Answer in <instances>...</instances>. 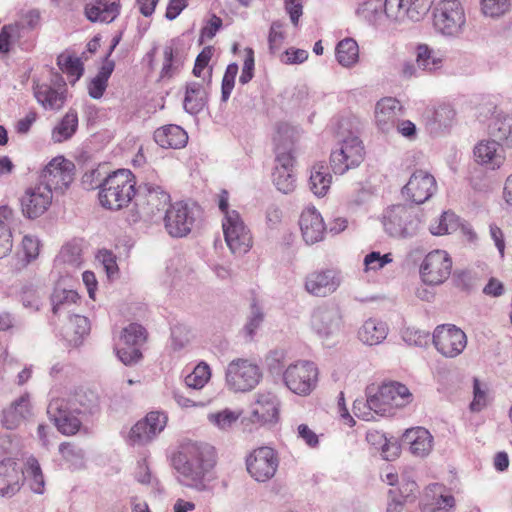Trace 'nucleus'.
I'll return each instance as SVG.
<instances>
[{"mask_svg": "<svg viewBox=\"0 0 512 512\" xmlns=\"http://www.w3.org/2000/svg\"><path fill=\"white\" fill-rule=\"evenodd\" d=\"M430 0H385L384 14L388 21L404 23L406 20L420 21L430 10Z\"/></svg>", "mask_w": 512, "mask_h": 512, "instance_id": "13", "label": "nucleus"}, {"mask_svg": "<svg viewBox=\"0 0 512 512\" xmlns=\"http://www.w3.org/2000/svg\"><path fill=\"white\" fill-rule=\"evenodd\" d=\"M458 226V217L453 212L445 211L430 224L429 230L431 234L440 236L454 232Z\"/></svg>", "mask_w": 512, "mask_h": 512, "instance_id": "52", "label": "nucleus"}, {"mask_svg": "<svg viewBox=\"0 0 512 512\" xmlns=\"http://www.w3.org/2000/svg\"><path fill=\"white\" fill-rule=\"evenodd\" d=\"M278 466V454L268 446L254 449L246 458L247 471L257 482L270 480L275 475Z\"/></svg>", "mask_w": 512, "mask_h": 512, "instance_id": "14", "label": "nucleus"}, {"mask_svg": "<svg viewBox=\"0 0 512 512\" xmlns=\"http://www.w3.org/2000/svg\"><path fill=\"white\" fill-rule=\"evenodd\" d=\"M186 59L184 49L175 39L170 40L163 48V64L160 72L161 79H170L182 68Z\"/></svg>", "mask_w": 512, "mask_h": 512, "instance_id": "32", "label": "nucleus"}, {"mask_svg": "<svg viewBox=\"0 0 512 512\" xmlns=\"http://www.w3.org/2000/svg\"><path fill=\"white\" fill-rule=\"evenodd\" d=\"M285 386L299 396L309 395L316 387L318 369L313 362L298 361L290 364L283 372Z\"/></svg>", "mask_w": 512, "mask_h": 512, "instance_id": "8", "label": "nucleus"}, {"mask_svg": "<svg viewBox=\"0 0 512 512\" xmlns=\"http://www.w3.org/2000/svg\"><path fill=\"white\" fill-rule=\"evenodd\" d=\"M374 392L381 407L385 409L386 416L393 415L394 409L408 405L413 399L407 386L397 381L384 382L380 386H375Z\"/></svg>", "mask_w": 512, "mask_h": 512, "instance_id": "19", "label": "nucleus"}, {"mask_svg": "<svg viewBox=\"0 0 512 512\" xmlns=\"http://www.w3.org/2000/svg\"><path fill=\"white\" fill-rule=\"evenodd\" d=\"M66 92V83L62 81L57 87L37 86V89H34V97L44 110L57 112L66 102Z\"/></svg>", "mask_w": 512, "mask_h": 512, "instance_id": "31", "label": "nucleus"}, {"mask_svg": "<svg viewBox=\"0 0 512 512\" xmlns=\"http://www.w3.org/2000/svg\"><path fill=\"white\" fill-rule=\"evenodd\" d=\"M392 254L387 253L381 255L380 252L372 251L367 254L364 258L365 270L369 271H378L382 269L385 265L392 262Z\"/></svg>", "mask_w": 512, "mask_h": 512, "instance_id": "61", "label": "nucleus"}, {"mask_svg": "<svg viewBox=\"0 0 512 512\" xmlns=\"http://www.w3.org/2000/svg\"><path fill=\"white\" fill-rule=\"evenodd\" d=\"M273 183L280 192L284 194L291 193L296 187V178L293 170H285L281 168L279 170H274Z\"/></svg>", "mask_w": 512, "mask_h": 512, "instance_id": "56", "label": "nucleus"}, {"mask_svg": "<svg viewBox=\"0 0 512 512\" xmlns=\"http://www.w3.org/2000/svg\"><path fill=\"white\" fill-rule=\"evenodd\" d=\"M210 378V366L206 362L202 361L185 377L184 382L188 389L201 390L205 387Z\"/></svg>", "mask_w": 512, "mask_h": 512, "instance_id": "51", "label": "nucleus"}, {"mask_svg": "<svg viewBox=\"0 0 512 512\" xmlns=\"http://www.w3.org/2000/svg\"><path fill=\"white\" fill-rule=\"evenodd\" d=\"M465 23V12L459 0H440L433 10L434 27L444 36L458 37Z\"/></svg>", "mask_w": 512, "mask_h": 512, "instance_id": "7", "label": "nucleus"}, {"mask_svg": "<svg viewBox=\"0 0 512 512\" xmlns=\"http://www.w3.org/2000/svg\"><path fill=\"white\" fill-rule=\"evenodd\" d=\"M403 503L413 500L418 492V485L411 472H405L400 477L398 487L394 489Z\"/></svg>", "mask_w": 512, "mask_h": 512, "instance_id": "55", "label": "nucleus"}, {"mask_svg": "<svg viewBox=\"0 0 512 512\" xmlns=\"http://www.w3.org/2000/svg\"><path fill=\"white\" fill-rule=\"evenodd\" d=\"M437 190V183L432 174L425 170H416L402 188V194L415 204L429 200Z\"/></svg>", "mask_w": 512, "mask_h": 512, "instance_id": "20", "label": "nucleus"}, {"mask_svg": "<svg viewBox=\"0 0 512 512\" xmlns=\"http://www.w3.org/2000/svg\"><path fill=\"white\" fill-rule=\"evenodd\" d=\"M433 344L444 357L455 358L465 349L467 336L455 325H438L433 332Z\"/></svg>", "mask_w": 512, "mask_h": 512, "instance_id": "15", "label": "nucleus"}, {"mask_svg": "<svg viewBox=\"0 0 512 512\" xmlns=\"http://www.w3.org/2000/svg\"><path fill=\"white\" fill-rule=\"evenodd\" d=\"M169 203L170 195L162 187L145 183L139 187L135 204L143 217L153 219L158 213L166 212Z\"/></svg>", "mask_w": 512, "mask_h": 512, "instance_id": "17", "label": "nucleus"}, {"mask_svg": "<svg viewBox=\"0 0 512 512\" xmlns=\"http://www.w3.org/2000/svg\"><path fill=\"white\" fill-rule=\"evenodd\" d=\"M310 327L322 340L338 338L344 329L340 307L333 302H325L317 306L311 313Z\"/></svg>", "mask_w": 512, "mask_h": 512, "instance_id": "6", "label": "nucleus"}, {"mask_svg": "<svg viewBox=\"0 0 512 512\" xmlns=\"http://www.w3.org/2000/svg\"><path fill=\"white\" fill-rule=\"evenodd\" d=\"M74 164L62 156L53 158L42 170L34 187V217L43 214L52 202V191H63L74 179Z\"/></svg>", "mask_w": 512, "mask_h": 512, "instance_id": "3", "label": "nucleus"}, {"mask_svg": "<svg viewBox=\"0 0 512 512\" xmlns=\"http://www.w3.org/2000/svg\"><path fill=\"white\" fill-rule=\"evenodd\" d=\"M284 24L280 21H274L271 24L269 36H268V43H269V50L272 54H276L279 52L285 36L283 32Z\"/></svg>", "mask_w": 512, "mask_h": 512, "instance_id": "59", "label": "nucleus"}, {"mask_svg": "<svg viewBox=\"0 0 512 512\" xmlns=\"http://www.w3.org/2000/svg\"><path fill=\"white\" fill-rule=\"evenodd\" d=\"M402 444L408 445L412 455L424 458L430 454L433 448V436L423 427L407 429L402 436Z\"/></svg>", "mask_w": 512, "mask_h": 512, "instance_id": "28", "label": "nucleus"}, {"mask_svg": "<svg viewBox=\"0 0 512 512\" xmlns=\"http://www.w3.org/2000/svg\"><path fill=\"white\" fill-rule=\"evenodd\" d=\"M238 73V65L236 63H231L227 66L226 71L224 73L222 79V87H221V98L222 101H227L232 93L235 84V78Z\"/></svg>", "mask_w": 512, "mask_h": 512, "instance_id": "60", "label": "nucleus"}, {"mask_svg": "<svg viewBox=\"0 0 512 512\" xmlns=\"http://www.w3.org/2000/svg\"><path fill=\"white\" fill-rule=\"evenodd\" d=\"M505 148L497 140H481L474 146V159L477 164L485 169H500L506 160Z\"/></svg>", "mask_w": 512, "mask_h": 512, "instance_id": "22", "label": "nucleus"}, {"mask_svg": "<svg viewBox=\"0 0 512 512\" xmlns=\"http://www.w3.org/2000/svg\"><path fill=\"white\" fill-rule=\"evenodd\" d=\"M335 55L338 63L346 68L354 66L359 59V47L352 38H345L338 42Z\"/></svg>", "mask_w": 512, "mask_h": 512, "instance_id": "48", "label": "nucleus"}, {"mask_svg": "<svg viewBox=\"0 0 512 512\" xmlns=\"http://www.w3.org/2000/svg\"><path fill=\"white\" fill-rule=\"evenodd\" d=\"M24 479V473L15 461L7 459L0 462V495L15 494Z\"/></svg>", "mask_w": 512, "mask_h": 512, "instance_id": "30", "label": "nucleus"}, {"mask_svg": "<svg viewBox=\"0 0 512 512\" xmlns=\"http://www.w3.org/2000/svg\"><path fill=\"white\" fill-rule=\"evenodd\" d=\"M384 230L392 237L412 238L421 229V219L415 207L406 204L391 205L382 215Z\"/></svg>", "mask_w": 512, "mask_h": 512, "instance_id": "5", "label": "nucleus"}, {"mask_svg": "<svg viewBox=\"0 0 512 512\" xmlns=\"http://www.w3.org/2000/svg\"><path fill=\"white\" fill-rule=\"evenodd\" d=\"M264 319L262 309L256 304H252L250 316L246 325L244 326V332L250 339L255 335L256 330L261 326Z\"/></svg>", "mask_w": 512, "mask_h": 512, "instance_id": "62", "label": "nucleus"}, {"mask_svg": "<svg viewBox=\"0 0 512 512\" xmlns=\"http://www.w3.org/2000/svg\"><path fill=\"white\" fill-rule=\"evenodd\" d=\"M416 64L419 70L433 72L442 66V57L427 44L416 47Z\"/></svg>", "mask_w": 512, "mask_h": 512, "instance_id": "47", "label": "nucleus"}, {"mask_svg": "<svg viewBox=\"0 0 512 512\" xmlns=\"http://www.w3.org/2000/svg\"><path fill=\"white\" fill-rule=\"evenodd\" d=\"M207 103V91L203 83L190 82L186 86L184 109L194 115L203 110Z\"/></svg>", "mask_w": 512, "mask_h": 512, "instance_id": "41", "label": "nucleus"}, {"mask_svg": "<svg viewBox=\"0 0 512 512\" xmlns=\"http://www.w3.org/2000/svg\"><path fill=\"white\" fill-rule=\"evenodd\" d=\"M31 30L32 27L30 21L26 24L15 22L13 24L3 26L0 32V53H9L15 45L27 49Z\"/></svg>", "mask_w": 512, "mask_h": 512, "instance_id": "25", "label": "nucleus"}, {"mask_svg": "<svg viewBox=\"0 0 512 512\" xmlns=\"http://www.w3.org/2000/svg\"><path fill=\"white\" fill-rule=\"evenodd\" d=\"M119 13V0H95L85 7V15L91 22L111 23Z\"/></svg>", "mask_w": 512, "mask_h": 512, "instance_id": "34", "label": "nucleus"}, {"mask_svg": "<svg viewBox=\"0 0 512 512\" xmlns=\"http://www.w3.org/2000/svg\"><path fill=\"white\" fill-rule=\"evenodd\" d=\"M195 222V209L187 203L176 202L166 210L165 229L172 237H184L190 233Z\"/></svg>", "mask_w": 512, "mask_h": 512, "instance_id": "18", "label": "nucleus"}, {"mask_svg": "<svg viewBox=\"0 0 512 512\" xmlns=\"http://www.w3.org/2000/svg\"><path fill=\"white\" fill-rule=\"evenodd\" d=\"M78 300L79 295L74 290L55 289L51 296L53 313L65 318L75 312V305Z\"/></svg>", "mask_w": 512, "mask_h": 512, "instance_id": "40", "label": "nucleus"}, {"mask_svg": "<svg viewBox=\"0 0 512 512\" xmlns=\"http://www.w3.org/2000/svg\"><path fill=\"white\" fill-rule=\"evenodd\" d=\"M262 372L259 366L247 359H234L226 368L225 381L229 389L235 392H247L260 382Z\"/></svg>", "mask_w": 512, "mask_h": 512, "instance_id": "10", "label": "nucleus"}, {"mask_svg": "<svg viewBox=\"0 0 512 512\" xmlns=\"http://www.w3.org/2000/svg\"><path fill=\"white\" fill-rule=\"evenodd\" d=\"M402 114L400 102L392 97L380 99L375 106V123L384 133L390 132Z\"/></svg>", "mask_w": 512, "mask_h": 512, "instance_id": "27", "label": "nucleus"}, {"mask_svg": "<svg viewBox=\"0 0 512 512\" xmlns=\"http://www.w3.org/2000/svg\"><path fill=\"white\" fill-rule=\"evenodd\" d=\"M454 506V497L445 494V487L438 483L430 484L424 494L422 512H449Z\"/></svg>", "mask_w": 512, "mask_h": 512, "instance_id": "29", "label": "nucleus"}, {"mask_svg": "<svg viewBox=\"0 0 512 512\" xmlns=\"http://www.w3.org/2000/svg\"><path fill=\"white\" fill-rule=\"evenodd\" d=\"M225 242L234 255L246 254L253 245L250 229L239 212H228L222 219Z\"/></svg>", "mask_w": 512, "mask_h": 512, "instance_id": "11", "label": "nucleus"}, {"mask_svg": "<svg viewBox=\"0 0 512 512\" xmlns=\"http://www.w3.org/2000/svg\"><path fill=\"white\" fill-rule=\"evenodd\" d=\"M57 65L59 69L67 75L72 85L81 78L84 72L81 59L67 51L57 57Z\"/></svg>", "mask_w": 512, "mask_h": 512, "instance_id": "46", "label": "nucleus"}, {"mask_svg": "<svg viewBox=\"0 0 512 512\" xmlns=\"http://www.w3.org/2000/svg\"><path fill=\"white\" fill-rule=\"evenodd\" d=\"M290 128L287 125L278 128L275 142V162L274 170L285 169L293 170L295 155L294 143L290 139Z\"/></svg>", "mask_w": 512, "mask_h": 512, "instance_id": "26", "label": "nucleus"}, {"mask_svg": "<svg viewBox=\"0 0 512 512\" xmlns=\"http://www.w3.org/2000/svg\"><path fill=\"white\" fill-rule=\"evenodd\" d=\"M363 142L357 136L343 139L330 154V166L334 174L343 175L358 167L364 160Z\"/></svg>", "mask_w": 512, "mask_h": 512, "instance_id": "9", "label": "nucleus"}, {"mask_svg": "<svg viewBox=\"0 0 512 512\" xmlns=\"http://www.w3.org/2000/svg\"><path fill=\"white\" fill-rule=\"evenodd\" d=\"M64 319L67 320L63 327V337L73 346H78L85 335H88L90 331V323L88 318L72 313L66 316Z\"/></svg>", "mask_w": 512, "mask_h": 512, "instance_id": "37", "label": "nucleus"}, {"mask_svg": "<svg viewBox=\"0 0 512 512\" xmlns=\"http://www.w3.org/2000/svg\"><path fill=\"white\" fill-rule=\"evenodd\" d=\"M98 409L97 393L90 389L80 388L67 399L51 400L47 413L62 434L73 435L79 431L82 419L96 413Z\"/></svg>", "mask_w": 512, "mask_h": 512, "instance_id": "2", "label": "nucleus"}, {"mask_svg": "<svg viewBox=\"0 0 512 512\" xmlns=\"http://www.w3.org/2000/svg\"><path fill=\"white\" fill-rule=\"evenodd\" d=\"M135 185V177L128 169L107 174L102 189L98 192L100 205L113 211L127 207L136 196Z\"/></svg>", "mask_w": 512, "mask_h": 512, "instance_id": "4", "label": "nucleus"}, {"mask_svg": "<svg viewBox=\"0 0 512 512\" xmlns=\"http://www.w3.org/2000/svg\"><path fill=\"white\" fill-rule=\"evenodd\" d=\"M166 424L167 416L164 413L152 411L131 428L129 440L134 445H144L162 432Z\"/></svg>", "mask_w": 512, "mask_h": 512, "instance_id": "21", "label": "nucleus"}, {"mask_svg": "<svg viewBox=\"0 0 512 512\" xmlns=\"http://www.w3.org/2000/svg\"><path fill=\"white\" fill-rule=\"evenodd\" d=\"M484 15L497 18L504 15L510 8L509 0H481Z\"/></svg>", "mask_w": 512, "mask_h": 512, "instance_id": "58", "label": "nucleus"}, {"mask_svg": "<svg viewBox=\"0 0 512 512\" xmlns=\"http://www.w3.org/2000/svg\"><path fill=\"white\" fill-rule=\"evenodd\" d=\"M356 13L358 17L374 27L383 26L387 20L381 0H367L361 3L357 8Z\"/></svg>", "mask_w": 512, "mask_h": 512, "instance_id": "45", "label": "nucleus"}, {"mask_svg": "<svg viewBox=\"0 0 512 512\" xmlns=\"http://www.w3.org/2000/svg\"><path fill=\"white\" fill-rule=\"evenodd\" d=\"M154 140L162 148L181 149L186 146L188 135L182 127L168 124L155 130Z\"/></svg>", "mask_w": 512, "mask_h": 512, "instance_id": "35", "label": "nucleus"}, {"mask_svg": "<svg viewBox=\"0 0 512 512\" xmlns=\"http://www.w3.org/2000/svg\"><path fill=\"white\" fill-rule=\"evenodd\" d=\"M105 176L100 169H92L84 173L82 176V186L86 190L102 189V183L105 181Z\"/></svg>", "mask_w": 512, "mask_h": 512, "instance_id": "63", "label": "nucleus"}, {"mask_svg": "<svg viewBox=\"0 0 512 512\" xmlns=\"http://www.w3.org/2000/svg\"><path fill=\"white\" fill-rule=\"evenodd\" d=\"M97 260L102 264L108 278H114L118 274L116 257L112 252L108 250L99 251Z\"/></svg>", "mask_w": 512, "mask_h": 512, "instance_id": "64", "label": "nucleus"}, {"mask_svg": "<svg viewBox=\"0 0 512 512\" xmlns=\"http://www.w3.org/2000/svg\"><path fill=\"white\" fill-rule=\"evenodd\" d=\"M59 452L72 468L78 469L83 467L84 451L81 448L70 443H62L59 447Z\"/></svg>", "mask_w": 512, "mask_h": 512, "instance_id": "57", "label": "nucleus"}, {"mask_svg": "<svg viewBox=\"0 0 512 512\" xmlns=\"http://www.w3.org/2000/svg\"><path fill=\"white\" fill-rule=\"evenodd\" d=\"M179 484L197 492H211L215 480V450L206 443L186 445L173 460Z\"/></svg>", "mask_w": 512, "mask_h": 512, "instance_id": "1", "label": "nucleus"}, {"mask_svg": "<svg viewBox=\"0 0 512 512\" xmlns=\"http://www.w3.org/2000/svg\"><path fill=\"white\" fill-rule=\"evenodd\" d=\"M78 114L69 109L62 119L52 129L51 139L54 143H62L69 140L77 131Z\"/></svg>", "mask_w": 512, "mask_h": 512, "instance_id": "44", "label": "nucleus"}, {"mask_svg": "<svg viewBox=\"0 0 512 512\" xmlns=\"http://www.w3.org/2000/svg\"><path fill=\"white\" fill-rule=\"evenodd\" d=\"M83 263L81 244L72 241L65 244L57 257V264L68 275L78 270Z\"/></svg>", "mask_w": 512, "mask_h": 512, "instance_id": "39", "label": "nucleus"}, {"mask_svg": "<svg viewBox=\"0 0 512 512\" xmlns=\"http://www.w3.org/2000/svg\"><path fill=\"white\" fill-rule=\"evenodd\" d=\"M452 259L450 255L440 249L429 252L423 259L419 273L423 283L430 286L443 284L450 276Z\"/></svg>", "mask_w": 512, "mask_h": 512, "instance_id": "12", "label": "nucleus"}, {"mask_svg": "<svg viewBox=\"0 0 512 512\" xmlns=\"http://www.w3.org/2000/svg\"><path fill=\"white\" fill-rule=\"evenodd\" d=\"M374 390L375 385L368 386L366 389V399H356L353 403L355 416L362 420L373 421L376 420L377 416H386L385 409L381 407Z\"/></svg>", "mask_w": 512, "mask_h": 512, "instance_id": "33", "label": "nucleus"}, {"mask_svg": "<svg viewBox=\"0 0 512 512\" xmlns=\"http://www.w3.org/2000/svg\"><path fill=\"white\" fill-rule=\"evenodd\" d=\"M146 340L145 329L136 323H131L122 331L120 342L117 346L125 345L128 348L139 347Z\"/></svg>", "mask_w": 512, "mask_h": 512, "instance_id": "53", "label": "nucleus"}, {"mask_svg": "<svg viewBox=\"0 0 512 512\" xmlns=\"http://www.w3.org/2000/svg\"><path fill=\"white\" fill-rule=\"evenodd\" d=\"M388 331L385 322L376 318H369L359 328L358 338L363 344L378 345L386 339Z\"/></svg>", "mask_w": 512, "mask_h": 512, "instance_id": "38", "label": "nucleus"}, {"mask_svg": "<svg viewBox=\"0 0 512 512\" xmlns=\"http://www.w3.org/2000/svg\"><path fill=\"white\" fill-rule=\"evenodd\" d=\"M250 422L263 425L277 420L279 413V400L270 391H260L255 394V400L251 406Z\"/></svg>", "mask_w": 512, "mask_h": 512, "instance_id": "23", "label": "nucleus"}, {"mask_svg": "<svg viewBox=\"0 0 512 512\" xmlns=\"http://www.w3.org/2000/svg\"><path fill=\"white\" fill-rule=\"evenodd\" d=\"M30 414V396L29 394H25L3 411L2 423L7 429H15L19 427Z\"/></svg>", "mask_w": 512, "mask_h": 512, "instance_id": "36", "label": "nucleus"}, {"mask_svg": "<svg viewBox=\"0 0 512 512\" xmlns=\"http://www.w3.org/2000/svg\"><path fill=\"white\" fill-rule=\"evenodd\" d=\"M342 281V273L337 269H317L305 276L304 288L312 296L327 297L337 291Z\"/></svg>", "mask_w": 512, "mask_h": 512, "instance_id": "16", "label": "nucleus"}, {"mask_svg": "<svg viewBox=\"0 0 512 512\" xmlns=\"http://www.w3.org/2000/svg\"><path fill=\"white\" fill-rule=\"evenodd\" d=\"M11 215L9 207H0V259L6 257L13 247L12 231L7 222Z\"/></svg>", "mask_w": 512, "mask_h": 512, "instance_id": "49", "label": "nucleus"}, {"mask_svg": "<svg viewBox=\"0 0 512 512\" xmlns=\"http://www.w3.org/2000/svg\"><path fill=\"white\" fill-rule=\"evenodd\" d=\"M303 240L313 245L324 239L326 227L320 212L315 207H307L301 213L299 220Z\"/></svg>", "mask_w": 512, "mask_h": 512, "instance_id": "24", "label": "nucleus"}, {"mask_svg": "<svg viewBox=\"0 0 512 512\" xmlns=\"http://www.w3.org/2000/svg\"><path fill=\"white\" fill-rule=\"evenodd\" d=\"M241 416L240 411L224 409L208 415L209 422L222 431H228L238 421Z\"/></svg>", "mask_w": 512, "mask_h": 512, "instance_id": "54", "label": "nucleus"}, {"mask_svg": "<svg viewBox=\"0 0 512 512\" xmlns=\"http://www.w3.org/2000/svg\"><path fill=\"white\" fill-rule=\"evenodd\" d=\"M489 133L492 140L512 149V114H498L490 124Z\"/></svg>", "mask_w": 512, "mask_h": 512, "instance_id": "42", "label": "nucleus"}, {"mask_svg": "<svg viewBox=\"0 0 512 512\" xmlns=\"http://www.w3.org/2000/svg\"><path fill=\"white\" fill-rule=\"evenodd\" d=\"M113 69V62L106 63L101 67L97 75L91 79L88 85V93L91 98L100 99L103 96Z\"/></svg>", "mask_w": 512, "mask_h": 512, "instance_id": "50", "label": "nucleus"}, {"mask_svg": "<svg viewBox=\"0 0 512 512\" xmlns=\"http://www.w3.org/2000/svg\"><path fill=\"white\" fill-rule=\"evenodd\" d=\"M332 183V176L324 162L315 163L311 168L309 186L317 197L327 194Z\"/></svg>", "mask_w": 512, "mask_h": 512, "instance_id": "43", "label": "nucleus"}]
</instances>
